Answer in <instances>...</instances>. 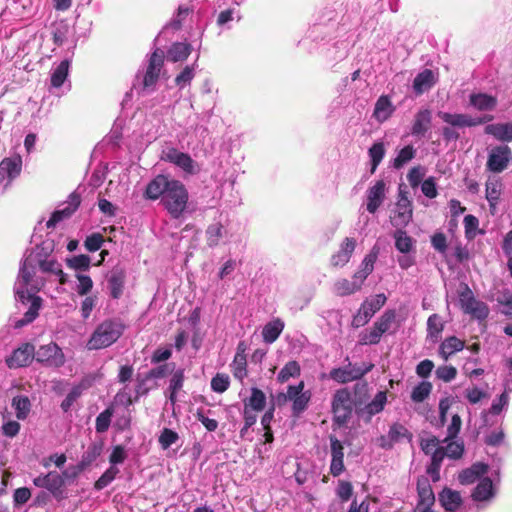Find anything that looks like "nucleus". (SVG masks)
Segmentation results:
<instances>
[{
    "instance_id": "obj_1",
    "label": "nucleus",
    "mask_w": 512,
    "mask_h": 512,
    "mask_svg": "<svg viewBox=\"0 0 512 512\" xmlns=\"http://www.w3.org/2000/svg\"><path fill=\"white\" fill-rule=\"evenodd\" d=\"M53 249V242L46 240L25 252L14 291L16 300L28 305V309L21 319L11 324L14 328H22L38 317L42 299L36 293L47 282L64 284L66 281L61 264L52 256Z\"/></svg>"
},
{
    "instance_id": "obj_2",
    "label": "nucleus",
    "mask_w": 512,
    "mask_h": 512,
    "mask_svg": "<svg viewBox=\"0 0 512 512\" xmlns=\"http://www.w3.org/2000/svg\"><path fill=\"white\" fill-rule=\"evenodd\" d=\"M144 197L148 200L160 199L164 209L173 219L181 218L187 211L189 193L185 185L167 175L159 174L146 186Z\"/></svg>"
},
{
    "instance_id": "obj_3",
    "label": "nucleus",
    "mask_w": 512,
    "mask_h": 512,
    "mask_svg": "<svg viewBox=\"0 0 512 512\" xmlns=\"http://www.w3.org/2000/svg\"><path fill=\"white\" fill-rule=\"evenodd\" d=\"M125 325L120 319H106L95 328L87 342L89 350H99L114 344L123 334Z\"/></svg>"
},
{
    "instance_id": "obj_4",
    "label": "nucleus",
    "mask_w": 512,
    "mask_h": 512,
    "mask_svg": "<svg viewBox=\"0 0 512 512\" xmlns=\"http://www.w3.org/2000/svg\"><path fill=\"white\" fill-rule=\"evenodd\" d=\"M385 294H377L371 299H366L360 306L358 313L353 317L352 324L355 327H361L368 323L373 315L380 310L386 303Z\"/></svg>"
},
{
    "instance_id": "obj_5",
    "label": "nucleus",
    "mask_w": 512,
    "mask_h": 512,
    "mask_svg": "<svg viewBox=\"0 0 512 512\" xmlns=\"http://www.w3.org/2000/svg\"><path fill=\"white\" fill-rule=\"evenodd\" d=\"M512 160L511 148L506 145H498L493 147L489 154L486 163V168L493 173H501L507 169Z\"/></svg>"
},
{
    "instance_id": "obj_6",
    "label": "nucleus",
    "mask_w": 512,
    "mask_h": 512,
    "mask_svg": "<svg viewBox=\"0 0 512 512\" xmlns=\"http://www.w3.org/2000/svg\"><path fill=\"white\" fill-rule=\"evenodd\" d=\"M35 359L48 367L58 368L64 365L65 355L62 349L56 343L41 345L35 351Z\"/></svg>"
},
{
    "instance_id": "obj_7",
    "label": "nucleus",
    "mask_w": 512,
    "mask_h": 512,
    "mask_svg": "<svg viewBox=\"0 0 512 512\" xmlns=\"http://www.w3.org/2000/svg\"><path fill=\"white\" fill-rule=\"evenodd\" d=\"M438 116L447 124L456 128H464V127H475L480 124L490 122L493 119L492 115H484L482 117H471L468 114L464 113H449L442 112L438 113Z\"/></svg>"
},
{
    "instance_id": "obj_8",
    "label": "nucleus",
    "mask_w": 512,
    "mask_h": 512,
    "mask_svg": "<svg viewBox=\"0 0 512 512\" xmlns=\"http://www.w3.org/2000/svg\"><path fill=\"white\" fill-rule=\"evenodd\" d=\"M332 409L336 422L343 424L347 421L352 412V399L347 389H340L335 393Z\"/></svg>"
},
{
    "instance_id": "obj_9",
    "label": "nucleus",
    "mask_w": 512,
    "mask_h": 512,
    "mask_svg": "<svg viewBox=\"0 0 512 512\" xmlns=\"http://www.w3.org/2000/svg\"><path fill=\"white\" fill-rule=\"evenodd\" d=\"M373 368L372 364H363V366L352 365L349 363L343 368H334L330 371V378L338 383H347L357 380L367 374Z\"/></svg>"
},
{
    "instance_id": "obj_10",
    "label": "nucleus",
    "mask_w": 512,
    "mask_h": 512,
    "mask_svg": "<svg viewBox=\"0 0 512 512\" xmlns=\"http://www.w3.org/2000/svg\"><path fill=\"white\" fill-rule=\"evenodd\" d=\"M417 492L418 501L413 512H434L432 506L435 503V495L428 478L418 479Z\"/></svg>"
},
{
    "instance_id": "obj_11",
    "label": "nucleus",
    "mask_w": 512,
    "mask_h": 512,
    "mask_svg": "<svg viewBox=\"0 0 512 512\" xmlns=\"http://www.w3.org/2000/svg\"><path fill=\"white\" fill-rule=\"evenodd\" d=\"M460 302L464 311L477 319H485L489 314L488 306L484 302L476 300L468 287L460 294Z\"/></svg>"
},
{
    "instance_id": "obj_12",
    "label": "nucleus",
    "mask_w": 512,
    "mask_h": 512,
    "mask_svg": "<svg viewBox=\"0 0 512 512\" xmlns=\"http://www.w3.org/2000/svg\"><path fill=\"white\" fill-rule=\"evenodd\" d=\"M163 159L175 164L190 175L196 174L199 170L196 162L189 154L180 152L175 148H169L167 151H164Z\"/></svg>"
},
{
    "instance_id": "obj_13",
    "label": "nucleus",
    "mask_w": 512,
    "mask_h": 512,
    "mask_svg": "<svg viewBox=\"0 0 512 512\" xmlns=\"http://www.w3.org/2000/svg\"><path fill=\"white\" fill-rule=\"evenodd\" d=\"M35 358V347L30 343H24L15 349L6 359L9 368L25 367Z\"/></svg>"
},
{
    "instance_id": "obj_14",
    "label": "nucleus",
    "mask_w": 512,
    "mask_h": 512,
    "mask_svg": "<svg viewBox=\"0 0 512 512\" xmlns=\"http://www.w3.org/2000/svg\"><path fill=\"white\" fill-rule=\"evenodd\" d=\"M164 62V53L156 49L150 56L143 84L145 88L152 87L157 82Z\"/></svg>"
},
{
    "instance_id": "obj_15",
    "label": "nucleus",
    "mask_w": 512,
    "mask_h": 512,
    "mask_svg": "<svg viewBox=\"0 0 512 512\" xmlns=\"http://www.w3.org/2000/svg\"><path fill=\"white\" fill-rule=\"evenodd\" d=\"M412 219V206L411 201L408 199L405 192L400 191L396 203V209L393 216V225L406 226Z\"/></svg>"
},
{
    "instance_id": "obj_16",
    "label": "nucleus",
    "mask_w": 512,
    "mask_h": 512,
    "mask_svg": "<svg viewBox=\"0 0 512 512\" xmlns=\"http://www.w3.org/2000/svg\"><path fill=\"white\" fill-rule=\"evenodd\" d=\"M81 202L80 196L72 193L68 201L64 203L63 208L56 210L47 222V227H54L60 221L70 217L79 207Z\"/></svg>"
},
{
    "instance_id": "obj_17",
    "label": "nucleus",
    "mask_w": 512,
    "mask_h": 512,
    "mask_svg": "<svg viewBox=\"0 0 512 512\" xmlns=\"http://www.w3.org/2000/svg\"><path fill=\"white\" fill-rule=\"evenodd\" d=\"M330 447H331V464L330 473L337 477L344 471V447L335 436H330Z\"/></svg>"
},
{
    "instance_id": "obj_18",
    "label": "nucleus",
    "mask_w": 512,
    "mask_h": 512,
    "mask_svg": "<svg viewBox=\"0 0 512 512\" xmlns=\"http://www.w3.org/2000/svg\"><path fill=\"white\" fill-rule=\"evenodd\" d=\"M403 439L411 441L412 434L400 423H394L390 426L387 436L379 438V445L382 448H391L394 443L400 442Z\"/></svg>"
},
{
    "instance_id": "obj_19",
    "label": "nucleus",
    "mask_w": 512,
    "mask_h": 512,
    "mask_svg": "<svg viewBox=\"0 0 512 512\" xmlns=\"http://www.w3.org/2000/svg\"><path fill=\"white\" fill-rule=\"evenodd\" d=\"M356 248V240L346 237L340 245L339 250L331 256V265L334 267H343L349 261Z\"/></svg>"
},
{
    "instance_id": "obj_20",
    "label": "nucleus",
    "mask_w": 512,
    "mask_h": 512,
    "mask_svg": "<svg viewBox=\"0 0 512 512\" xmlns=\"http://www.w3.org/2000/svg\"><path fill=\"white\" fill-rule=\"evenodd\" d=\"M386 185L383 180H378L367 190V210L374 214L385 199Z\"/></svg>"
},
{
    "instance_id": "obj_21",
    "label": "nucleus",
    "mask_w": 512,
    "mask_h": 512,
    "mask_svg": "<svg viewBox=\"0 0 512 512\" xmlns=\"http://www.w3.org/2000/svg\"><path fill=\"white\" fill-rule=\"evenodd\" d=\"M22 170V158L19 154H14L11 157L2 159V181L4 180L5 173L7 177V182L4 185V188L8 187L11 182L16 179Z\"/></svg>"
},
{
    "instance_id": "obj_22",
    "label": "nucleus",
    "mask_w": 512,
    "mask_h": 512,
    "mask_svg": "<svg viewBox=\"0 0 512 512\" xmlns=\"http://www.w3.org/2000/svg\"><path fill=\"white\" fill-rule=\"evenodd\" d=\"M484 132L499 142L510 143L512 142V121L488 124Z\"/></svg>"
},
{
    "instance_id": "obj_23",
    "label": "nucleus",
    "mask_w": 512,
    "mask_h": 512,
    "mask_svg": "<svg viewBox=\"0 0 512 512\" xmlns=\"http://www.w3.org/2000/svg\"><path fill=\"white\" fill-rule=\"evenodd\" d=\"M432 113L429 109L419 110L415 117L411 128V134L417 137H423L431 127Z\"/></svg>"
},
{
    "instance_id": "obj_24",
    "label": "nucleus",
    "mask_w": 512,
    "mask_h": 512,
    "mask_svg": "<svg viewBox=\"0 0 512 512\" xmlns=\"http://www.w3.org/2000/svg\"><path fill=\"white\" fill-rule=\"evenodd\" d=\"M363 282L354 274L352 280L345 278L337 280L333 285V292L337 296H348L352 295L361 290Z\"/></svg>"
},
{
    "instance_id": "obj_25",
    "label": "nucleus",
    "mask_w": 512,
    "mask_h": 512,
    "mask_svg": "<svg viewBox=\"0 0 512 512\" xmlns=\"http://www.w3.org/2000/svg\"><path fill=\"white\" fill-rule=\"evenodd\" d=\"M33 483L35 486L46 488L55 494L64 485V480L57 472H49L46 475L36 477L33 480Z\"/></svg>"
},
{
    "instance_id": "obj_26",
    "label": "nucleus",
    "mask_w": 512,
    "mask_h": 512,
    "mask_svg": "<svg viewBox=\"0 0 512 512\" xmlns=\"http://www.w3.org/2000/svg\"><path fill=\"white\" fill-rule=\"evenodd\" d=\"M441 506L449 512L456 511L462 505V497L458 491L444 488L438 496Z\"/></svg>"
},
{
    "instance_id": "obj_27",
    "label": "nucleus",
    "mask_w": 512,
    "mask_h": 512,
    "mask_svg": "<svg viewBox=\"0 0 512 512\" xmlns=\"http://www.w3.org/2000/svg\"><path fill=\"white\" fill-rule=\"evenodd\" d=\"M436 83V77L432 70L425 69L414 78L413 89L417 95H420L433 87Z\"/></svg>"
},
{
    "instance_id": "obj_28",
    "label": "nucleus",
    "mask_w": 512,
    "mask_h": 512,
    "mask_svg": "<svg viewBox=\"0 0 512 512\" xmlns=\"http://www.w3.org/2000/svg\"><path fill=\"white\" fill-rule=\"evenodd\" d=\"M488 466L484 463H475L470 468L463 470L458 480L463 485L472 484L487 473Z\"/></svg>"
},
{
    "instance_id": "obj_29",
    "label": "nucleus",
    "mask_w": 512,
    "mask_h": 512,
    "mask_svg": "<svg viewBox=\"0 0 512 512\" xmlns=\"http://www.w3.org/2000/svg\"><path fill=\"white\" fill-rule=\"evenodd\" d=\"M469 102L478 111H492L497 106L496 97L486 93H472Z\"/></svg>"
},
{
    "instance_id": "obj_30",
    "label": "nucleus",
    "mask_w": 512,
    "mask_h": 512,
    "mask_svg": "<svg viewBox=\"0 0 512 512\" xmlns=\"http://www.w3.org/2000/svg\"><path fill=\"white\" fill-rule=\"evenodd\" d=\"M394 110L395 107L390 98L386 95H382L376 101L373 116L377 121L384 122L393 114Z\"/></svg>"
},
{
    "instance_id": "obj_31",
    "label": "nucleus",
    "mask_w": 512,
    "mask_h": 512,
    "mask_svg": "<svg viewBox=\"0 0 512 512\" xmlns=\"http://www.w3.org/2000/svg\"><path fill=\"white\" fill-rule=\"evenodd\" d=\"M70 61L65 59L61 61L56 67L51 69L50 74V87L60 88L66 81L69 74Z\"/></svg>"
},
{
    "instance_id": "obj_32",
    "label": "nucleus",
    "mask_w": 512,
    "mask_h": 512,
    "mask_svg": "<svg viewBox=\"0 0 512 512\" xmlns=\"http://www.w3.org/2000/svg\"><path fill=\"white\" fill-rule=\"evenodd\" d=\"M191 53V45L188 43L176 42L167 51V60L173 63L182 62Z\"/></svg>"
},
{
    "instance_id": "obj_33",
    "label": "nucleus",
    "mask_w": 512,
    "mask_h": 512,
    "mask_svg": "<svg viewBox=\"0 0 512 512\" xmlns=\"http://www.w3.org/2000/svg\"><path fill=\"white\" fill-rule=\"evenodd\" d=\"M284 329V322L280 319H275L267 323L262 330L264 342L271 344L277 340Z\"/></svg>"
},
{
    "instance_id": "obj_34",
    "label": "nucleus",
    "mask_w": 512,
    "mask_h": 512,
    "mask_svg": "<svg viewBox=\"0 0 512 512\" xmlns=\"http://www.w3.org/2000/svg\"><path fill=\"white\" fill-rule=\"evenodd\" d=\"M502 184L499 179L489 177L486 182V199L489 202L491 210L496 208L501 195Z\"/></svg>"
},
{
    "instance_id": "obj_35",
    "label": "nucleus",
    "mask_w": 512,
    "mask_h": 512,
    "mask_svg": "<svg viewBox=\"0 0 512 512\" xmlns=\"http://www.w3.org/2000/svg\"><path fill=\"white\" fill-rule=\"evenodd\" d=\"M444 325L438 314H432L427 320V338L432 342L436 343L441 338Z\"/></svg>"
},
{
    "instance_id": "obj_36",
    "label": "nucleus",
    "mask_w": 512,
    "mask_h": 512,
    "mask_svg": "<svg viewBox=\"0 0 512 512\" xmlns=\"http://www.w3.org/2000/svg\"><path fill=\"white\" fill-rule=\"evenodd\" d=\"M233 376L241 383L247 377V360L244 350L236 352L231 364Z\"/></svg>"
},
{
    "instance_id": "obj_37",
    "label": "nucleus",
    "mask_w": 512,
    "mask_h": 512,
    "mask_svg": "<svg viewBox=\"0 0 512 512\" xmlns=\"http://www.w3.org/2000/svg\"><path fill=\"white\" fill-rule=\"evenodd\" d=\"M493 494L492 480L488 477H484L474 489L472 497L475 501H485L493 497Z\"/></svg>"
},
{
    "instance_id": "obj_38",
    "label": "nucleus",
    "mask_w": 512,
    "mask_h": 512,
    "mask_svg": "<svg viewBox=\"0 0 512 512\" xmlns=\"http://www.w3.org/2000/svg\"><path fill=\"white\" fill-rule=\"evenodd\" d=\"M265 405L266 395L264 392L256 387H252L250 397L244 401V407L259 412L265 408Z\"/></svg>"
},
{
    "instance_id": "obj_39",
    "label": "nucleus",
    "mask_w": 512,
    "mask_h": 512,
    "mask_svg": "<svg viewBox=\"0 0 512 512\" xmlns=\"http://www.w3.org/2000/svg\"><path fill=\"white\" fill-rule=\"evenodd\" d=\"M387 403V392L379 391L375 397L369 402L363 409V413L367 414L369 417H372L381 411H383L385 405Z\"/></svg>"
},
{
    "instance_id": "obj_40",
    "label": "nucleus",
    "mask_w": 512,
    "mask_h": 512,
    "mask_svg": "<svg viewBox=\"0 0 512 512\" xmlns=\"http://www.w3.org/2000/svg\"><path fill=\"white\" fill-rule=\"evenodd\" d=\"M184 382V371L182 369H178L173 372L172 377L169 381V401L172 405H174L177 401V393L182 389Z\"/></svg>"
},
{
    "instance_id": "obj_41",
    "label": "nucleus",
    "mask_w": 512,
    "mask_h": 512,
    "mask_svg": "<svg viewBox=\"0 0 512 512\" xmlns=\"http://www.w3.org/2000/svg\"><path fill=\"white\" fill-rule=\"evenodd\" d=\"M124 287V274L120 270L112 271L111 275L108 278V288L110 290V295L114 299H118L123 293Z\"/></svg>"
},
{
    "instance_id": "obj_42",
    "label": "nucleus",
    "mask_w": 512,
    "mask_h": 512,
    "mask_svg": "<svg viewBox=\"0 0 512 512\" xmlns=\"http://www.w3.org/2000/svg\"><path fill=\"white\" fill-rule=\"evenodd\" d=\"M464 348V342L455 336L445 339L440 345L439 353L447 360L449 356L455 352L461 351Z\"/></svg>"
},
{
    "instance_id": "obj_43",
    "label": "nucleus",
    "mask_w": 512,
    "mask_h": 512,
    "mask_svg": "<svg viewBox=\"0 0 512 512\" xmlns=\"http://www.w3.org/2000/svg\"><path fill=\"white\" fill-rule=\"evenodd\" d=\"M395 247L401 253H409L414 247V240L405 231L398 229L394 233Z\"/></svg>"
},
{
    "instance_id": "obj_44",
    "label": "nucleus",
    "mask_w": 512,
    "mask_h": 512,
    "mask_svg": "<svg viewBox=\"0 0 512 512\" xmlns=\"http://www.w3.org/2000/svg\"><path fill=\"white\" fill-rule=\"evenodd\" d=\"M376 258L377 255L375 253H369L368 255H366L359 269L354 273L363 283L365 282L367 277L373 272Z\"/></svg>"
},
{
    "instance_id": "obj_45",
    "label": "nucleus",
    "mask_w": 512,
    "mask_h": 512,
    "mask_svg": "<svg viewBox=\"0 0 512 512\" xmlns=\"http://www.w3.org/2000/svg\"><path fill=\"white\" fill-rule=\"evenodd\" d=\"M12 407L15 410L17 418L23 420L30 412L31 403L27 396L21 395L13 398Z\"/></svg>"
},
{
    "instance_id": "obj_46",
    "label": "nucleus",
    "mask_w": 512,
    "mask_h": 512,
    "mask_svg": "<svg viewBox=\"0 0 512 512\" xmlns=\"http://www.w3.org/2000/svg\"><path fill=\"white\" fill-rule=\"evenodd\" d=\"M371 161V173H374L385 156V146L383 142L374 143L368 150Z\"/></svg>"
},
{
    "instance_id": "obj_47",
    "label": "nucleus",
    "mask_w": 512,
    "mask_h": 512,
    "mask_svg": "<svg viewBox=\"0 0 512 512\" xmlns=\"http://www.w3.org/2000/svg\"><path fill=\"white\" fill-rule=\"evenodd\" d=\"M300 375V365L297 361H289L280 370L277 376V380L280 383L287 382L290 378H295Z\"/></svg>"
},
{
    "instance_id": "obj_48",
    "label": "nucleus",
    "mask_w": 512,
    "mask_h": 512,
    "mask_svg": "<svg viewBox=\"0 0 512 512\" xmlns=\"http://www.w3.org/2000/svg\"><path fill=\"white\" fill-rule=\"evenodd\" d=\"M348 512H379V507L376 501L365 498L361 502L353 500Z\"/></svg>"
},
{
    "instance_id": "obj_49",
    "label": "nucleus",
    "mask_w": 512,
    "mask_h": 512,
    "mask_svg": "<svg viewBox=\"0 0 512 512\" xmlns=\"http://www.w3.org/2000/svg\"><path fill=\"white\" fill-rule=\"evenodd\" d=\"M113 414L114 409L112 407H108L97 416L95 428L98 433H105L109 429Z\"/></svg>"
},
{
    "instance_id": "obj_50",
    "label": "nucleus",
    "mask_w": 512,
    "mask_h": 512,
    "mask_svg": "<svg viewBox=\"0 0 512 512\" xmlns=\"http://www.w3.org/2000/svg\"><path fill=\"white\" fill-rule=\"evenodd\" d=\"M396 319V312L393 309L386 310L381 317L374 323V325L377 327L379 331H381L383 334L388 332L392 326V324L395 322Z\"/></svg>"
},
{
    "instance_id": "obj_51",
    "label": "nucleus",
    "mask_w": 512,
    "mask_h": 512,
    "mask_svg": "<svg viewBox=\"0 0 512 512\" xmlns=\"http://www.w3.org/2000/svg\"><path fill=\"white\" fill-rule=\"evenodd\" d=\"M102 444L93 443L83 453L81 458V466L85 467L92 464L102 453Z\"/></svg>"
},
{
    "instance_id": "obj_52",
    "label": "nucleus",
    "mask_w": 512,
    "mask_h": 512,
    "mask_svg": "<svg viewBox=\"0 0 512 512\" xmlns=\"http://www.w3.org/2000/svg\"><path fill=\"white\" fill-rule=\"evenodd\" d=\"M311 399L310 391L301 392L293 401H292V412L294 415L298 416L302 412H304Z\"/></svg>"
},
{
    "instance_id": "obj_53",
    "label": "nucleus",
    "mask_w": 512,
    "mask_h": 512,
    "mask_svg": "<svg viewBox=\"0 0 512 512\" xmlns=\"http://www.w3.org/2000/svg\"><path fill=\"white\" fill-rule=\"evenodd\" d=\"M223 236V226L220 223H214L208 226L206 230L207 244L209 247H215L219 244Z\"/></svg>"
},
{
    "instance_id": "obj_54",
    "label": "nucleus",
    "mask_w": 512,
    "mask_h": 512,
    "mask_svg": "<svg viewBox=\"0 0 512 512\" xmlns=\"http://www.w3.org/2000/svg\"><path fill=\"white\" fill-rule=\"evenodd\" d=\"M383 333L375 325L369 330H364L360 334L359 343L362 345H375L381 340Z\"/></svg>"
},
{
    "instance_id": "obj_55",
    "label": "nucleus",
    "mask_w": 512,
    "mask_h": 512,
    "mask_svg": "<svg viewBox=\"0 0 512 512\" xmlns=\"http://www.w3.org/2000/svg\"><path fill=\"white\" fill-rule=\"evenodd\" d=\"M512 391V387H508V383H505V390L504 392L499 396L498 399L494 400L491 408L490 413L493 415H498L501 413V411L508 406L509 403V393Z\"/></svg>"
},
{
    "instance_id": "obj_56",
    "label": "nucleus",
    "mask_w": 512,
    "mask_h": 512,
    "mask_svg": "<svg viewBox=\"0 0 512 512\" xmlns=\"http://www.w3.org/2000/svg\"><path fill=\"white\" fill-rule=\"evenodd\" d=\"M432 390V384L430 382L423 381L413 388L411 393L412 401L419 403L424 401Z\"/></svg>"
},
{
    "instance_id": "obj_57",
    "label": "nucleus",
    "mask_w": 512,
    "mask_h": 512,
    "mask_svg": "<svg viewBox=\"0 0 512 512\" xmlns=\"http://www.w3.org/2000/svg\"><path fill=\"white\" fill-rule=\"evenodd\" d=\"M118 473L119 469L116 466H110L95 482L94 488L96 490L104 489L116 478Z\"/></svg>"
},
{
    "instance_id": "obj_58",
    "label": "nucleus",
    "mask_w": 512,
    "mask_h": 512,
    "mask_svg": "<svg viewBox=\"0 0 512 512\" xmlns=\"http://www.w3.org/2000/svg\"><path fill=\"white\" fill-rule=\"evenodd\" d=\"M304 391V382L301 381L297 385H289L286 393H280L277 396L278 403L293 401L301 392Z\"/></svg>"
},
{
    "instance_id": "obj_59",
    "label": "nucleus",
    "mask_w": 512,
    "mask_h": 512,
    "mask_svg": "<svg viewBox=\"0 0 512 512\" xmlns=\"http://www.w3.org/2000/svg\"><path fill=\"white\" fill-rule=\"evenodd\" d=\"M230 385V378L227 374L217 373L211 380V389L216 393L225 392Z\"/></svg>"
},
{
    "instance_id": "obj_60",
    "label": "nucleus",
    "mask_w": 512,
    "mask_h": 512,
    "mask_svg": "<svg viewBox=\"0 0 512 512\" xmlns=\"http://www.w3.org/2000/svg\"><path fill=\"white\" fill-rule=\"evenodd\" d=\"M415 152V149L411 145L402 148L399 151L397 157L394 159V167L401 168L403 165L414 158Z\"/></svg>"
},
{
    "instance_id": "obj_61",
    "label": "nucleus",
    "mask_w": 512,
    "mask_h": 512,
    "mask_svg": "<svg viewBox=\"0 0 512 512\" xmlns=\"http://www.w3.org/2000/svg\"><path fill=\"white\" fill-rule=\"evenodd\" d=\"M195 76V68L193 66H186L182 72L175 78L176 85L182 89L190 84Z\"/></svg>"
},
{
    "instance_id": "obj_62",
    "label": "nucleus",
    "mask_w": 512,
    "mask_h": 512,
    "mask_svg": "<svg viewBox=\"0 0 512 512\" xmlns=\"http://www.w3.org/2000/svg\"><path fill=\"white\" fill-rule=\"evenodd\" d=\"M178 439L179 436L175 431L164 428L159 436V443L163 449H168L171 445L175 444Z\"/></svg>"
},
{
    "instance_id": "obj_63",
    "label": "nucleus",
    "mask_w": 512,
    "mask_h": 512,
    "mask_svg": "<svg viewBox=\"0 0 512 512\" xmlns=\"http://www.w3.org/2000/svg\"><path fill=\"white\" fill-rule=\"evenodd\" d=\"M76 278L78 280L76 288L77 293L81 296L87 295L93 287L92 279L90 276L84 274H77Z\"/></svg>"
},
{
    "instance_id": "obj_64",
    "label": "nucleus",
    "mask_w": 512,
    "mask_h": 512,
    "mask_svg": "<svg viewBox=\"0 0 512 512\" xmlns=\"http://www.w3.org/2000/svg\"><path fill=\"white\" fill-rule=\"evenodd\" d=\"M90 257L87 255H77L67 261L68 266L75 270H87L90 266Z\"/></svg>"
}]
</instances>
